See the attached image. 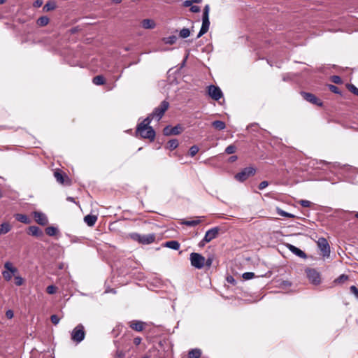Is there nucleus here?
Returning <instances> with one entry per match:
<instances>
[{
    "label": "nucleus",
    "mask_w": 358,
    "mask_h": 358,
    "mask_svg": "<svg viewBox=\"0 0 358 358\" xmlns=\"http://www.w3.org/2000/svg\"><path fill=\"white\" fill-rule=\"evenodd\" d=\"M169 107V103L165 100L163 101L158 107L154 109L152 113L137 125L136 136H141L143 138H147L150 141H153L155 138V131L150 126V124L154 119L159 121Z\"/></svg>",
    "instance_id": "1"
},
{
    "label": "nucleus",
    "mask_w": 358,
    "mask_h": 358,
    "mask_svg": "<svg viewBox=\"0 0 358 358\" xmlns=\"http://www.w3.org/2000/svg\"><path fill=\"white\" fill-rule=\"evenodd\" d=\"M130 237L139 243L143 245H148L154 243L156 239V235L155 234H140L138 233H132L130 234Z\"/></svg>",
    "instance_id": "2"
},
{
    "label": "nucleus",
    "mask_w": 358,
    "mask_h": 358,
    "mask_svg": "<svg viewBox=\"0 0 358 358\" xmlns=\"http://www.w3.org/2000/svg\"><path fill=\"white\" fill-rule=\"evenodd\" d=\"M85 337L84 326L82 324H78L71 331V338L73 342L78 344L82 342Z\"/></svg>",
    "instance_id": "3"
},
{
    "label": "nucleus",
    "mask_w": 358,
    "mask_h": 358,
    "mask_svg": "<svg viewBox=\"0 0 358 358\" xmlns=\"http://www.w3.org/2000/svg\"><path fill=\"white\" fill-rule=\"evenodd\" d=\"M4 270L2 271V275L5 280L10 281L13 276L18 273L17 268L13 266L10 262H6L3 265Z\"/></svg>",
    "instance_id": "4"
},
{
    "label": "nucleus",
    "mask_w": 358,
    "mask_h": 358,
    "mask_svg": "<svg viewBox=\"0 0 358 358\" xmlns=\"http://www.w3.org/2000/svg\"><path fill=\"white\" fill-rule=\"evenodd\" d=\"M190 262L192 266L198 269H201L205 266V257L199 253H191Z\"/></svg>",
    "instance_id": "5"
},
{
    "label": "nucleus",
    "mask_w": 358,
    "mask_h": 358,
    "mask_svg": "<svg viewBox=\"0 0 358 358\" xmlns=\"http://www.w3.org/2000/svg\"><path fill=\"white\" fill-rule=\"evenodd\" d=\"M306 273L308 280L315 285H318L321 282V278L320 273L315 268L306 269Z\"/></svg>",
    "instance_id": "6"
},
{
    "label": "nucleus",
    "mask_w": 358,
    "mask_h": 358,
    "mask_svg": "<svg viewBox=\"0 0 358 358\" xmlns=\"http://www.w3.org/2000/svg\"><path fill=\"white\" fill-rule=\"evenodd\" d=\"M255 173V169L252 167H246L241 172L235 175V179L239 182H243L247 180L250 176Z\"/></svg>",
    "instance_id": "7"
},
{
    "label": "nucleus",
    "mask_w": 358,
    "mask_h": 358,
    "mask_svg": "<svg viewBox=\"0 0 358 358\" xmlns=\"http://www.w3.org/2000/svg\"><path fill=\"white\" fill-rule=\"evenodd\" d=\"M317 246L320 250L322 252V255L324 257H328L330 255V246L324 238H319L317 241Z\"/></svg>",
    "instance_id": "8"
},
{
    "label": "nucleus",
    "mask_w": 358,
    "mask_h": 358,
    "mask_svg": "<svg viewBox=\"0 0 358 358\" xmlns=\"http://www.w3.org/2000/svg\"><path fill=\"white\" fill-rule=\"evenodd\" d=\"M207 92L209 96L215 101H218L223 96V93L221 89L219 87L213 85H210L208 87Z\"/></svg>",
    "instance_id": "9"
},
{
    "label": "nucleus",
    "mask_w": 358,
    "mask_h": 358,
    "mask_svg": "<svg viewBox=\"0 0 358 358\" xmlns=\"http://www.w3.org/2000/svg\"><path fill=\"white\" fill-rule=\"evenodd\" d=\"M182 131V127L177 124L175 127L166 126L163 129V134L165 136L178 135Z\"/></svg>",
    "instance_id": "10"
},
{
    "label": "nucleus",
    "mask_w": 358,
    "mask_h": 358,
    "mask_svg": "<svg viewBox=\"0 0 358 358\" xmlns=\"http://www.w3.org/2000/svg\"><path fill=\"white\" fill-rule=\"evenodd\" d=\"M33 216L34 220L40 225L45 226L48 224V220L46 215L40 211H34Z\"/></svg>",
    "instance_id": "11"
},
{
    "label": "nucleus",
    "mask_w": 358,
    "mask_h": 358,
    "mask_svg": "<svg viewBox=\"0 0 358 358\" xmlns=\"http://www.w3.org/2000/svg\"><path fill=\"white\" fill-rule=\"evenodd\" d=\"M220 228L217 227H213L208 230L203 237V242H210L215 238L219 234Z\"/></svg>",
    "instance_id": "12"
},
{
    "label": "nucleus",
    "mask_w": 358,
    "mask_h": 358,
    "mask_svg": "<svg viewBox=\"0 0 358 358\" xmlns=\"http://www.w3.org/2000/svg\"><path fill=\"white\" fill-rule=\"evenodd\" d=\"M209 27H210L209 17H202V25H201L200 31L196 36V38H199L203 34H205L208 31Z\"/></svg>",
    "instance_id": "13"
},
{
    "label": "nucleus",
    "mask_w": 358,
    "mask_h": 358,
    "mask_svg": "<svg viewBox=\"0 0 358 358\" xmlns=\"http://www.w3.org/2000/svg\"><path fill=\"white\" fill-rule=\"evenodd\" d=\"M301 94L303 99L317 106L322 105V103L314 94L308 92H302Z\"/></svg>",
    "instance_id": "14"
},
{
    "label": "nucleus",
    "mask_w": 358,
    "mask_h": 358,
    "mask_svg": "<svg viewBox=\"0 0 358 358\" xmlns=\"http://www.w3.org/2000/svg\"><path fill=\"white\" fill-rule=\"evenodd\" d=\"M287 247L293 254L296 255V256H298L301 258L306 257V253L303 251H302L301 249L296 248V246H294L292 244H287Z\"/></svg>",
    "instance_id": "15"
},
{
    "label": "nucleus",
    "mask_w": 358,
    "mask_h": 358,
    "mask_svg": "<svg viewBox=\"0 0 358 358\" xmlns=\"http://www.w3.org/2000/svg\"><path fill=\"white\" fill-rule=\"evenodd\" d=\"M28 234L35 237H41L43 235V231L36 226H31L28 228Z\"/></svg>",
    "instance_id": "16"
},
{
    "label": "nucleus",
    "mask_w": 358,
    "mask_h": 358,
    "mask_svg": "<svg viewBox=\"0 0 358 358\" xmlns=\"http://www.w3.org/2000/svg\"><path fill=\"white\" fill-rule=\"evenodd\" d=\"M204 217V216H201L196 217V219L193 220H182L181 222V224H184L189 227H194L196 225L199 224Z\"/></svg>",
    "instance_id": "17"
},
{
    "label": "nucleus",
    "mask_w": 358,
    "mask_h": 358,
    "mask_svg": "<svg viewBox=\"0 0 358 358\" xmlns=\"http://www.w3.org/2000/svg\"><path fill=\"white\" fill-rule=\"evenodd\" d=\"M141 26L146 29H154L156 26V24L153 20L151 19H145L141 22Z\"/></svg>",
    "instance_id": "18"
},
{
    "label": "nucleus",
    "mask_w": 358,
    "mask_h": 358,
    "mask_svg": "<svg viewBox=\"0 0 358 358\" xmlns=\"http://www.w3.org/2000/svg\"><path fill=\"white\" fill-rule=\"evenodd\" d=\"M129 327L135 331H141L144 328V322L141 321H132L130 322Z\"/></svg>",
    "instance_id": "19"
},
{
    "label": "nucleus",
    "mask_w": 358,
    "mask_h": 358,
    "mask_svg": "<svg viewBox=\"0 0 358 358\" xmlns=\"http://www.w3.org/2000/svg\"><path fill=\"white\" fill-rule=\"evenodd\" d=\"M97 217L94 215H87L84 217L85 222L89 226L92 227L95 224Z\"/></svg>",
    "instance_id": "20"
},
{
    "label": "nucleus",
    "mask_w": 358,
    "mask_h": 358,
    "mask_svg": "<svg viewBox=\"0 0 358 358\" xmlns=\"http://www.w3.org/2000/svg\"><path fill=\"white\" fill-rule=\"evenodd\" d=\"M12 229L8 222H3L0 225V236L8 233Z\"/></svg>",
    "instance_id": "21"
},
{
    "label": "nucleus",
    "mask_w": 358,
    "mask_h": 358,
    "mask_svg": "<svg viewBox=\"0 0 358 358\" xmlns=\"http://www.w3.org/2000/svg\"><path fill=\"white\" fill-rule=\"evenodd\" d=\"M15 219L22 222V223H24V224H29L31 222V220L28 217L27 215H24V214H16L15 215Z\"/></svg>",
    "instance_id": "22"
},
{
    "label": "nucleus",
    "mask_w": 358,
    "mask_h": 358,
    "mask_svg": "<svg viewBox=\"0 0 358 358\" xmlns=\"http://www.w3.org/2000/svg\"><path fill=\"white\" fill-rule=\"evenodd\" d=\"M165 246L169 248L178 250H179L180 245L177 241H170L165 243Z\"/></svg>",
    "instance_id": "23"
},
{
    "label": "nucleus",
    "mask_w": 358,
    "mask_h": 358,
    "mask_svg": "<svg viewBox=\"0 0 358 358\" xmlns=\"http://www.w3.org/2000/svg\"><path fill=\"white\" fill-rule=\"evenodd\" d=\"M212 125L214 128L220 131L224 129L226 127L225 123L221 120H215L213 122Z\"/></svg>",
    "instance_id": "24"
},
{
    "label": "nucleus",
    "mask_w": 358,
    "mask_h": 358,
    "mask_svg": "<svg viewBox=\"0 0 358 358\" xmlns=\"http://www.w3.org/2000/svg\"><path fill=\"white\" fill-rule=\"evenodd\" d=\"M56 8V3L55 1H48L43 8V11L48 12L53 10Z\"/></svg>",
    "instance_id": "25"
},
{
    "label": "nucleus",
    "mask_w": 358,
    "mask_h": 358,
    "mask_svg": "<svg viewBox=\"0 0 358 358\" xmlns=\"http://www.w3.org/2000/svg\"><path fill=\"white\" fill-rule=\"evenodd\" d=\"M201 355V351L197 348L191 350L188 353L189 358H199Z\"/></svg>",
    "instance_id": "26"
},
{
    "label": "nucleus",
    "mask_w": 358,
    "mask_h": 358,
    "mask_svg": "<svg viewBox=\"0 0 358 358\" xmlns=\"http://www.w3.org/2000/svg\"><path fill=\"white\" fill-rule=\"evenodd\" d=\"M276 213L278 215L282 216V217H288V218H294L295 217V215L292 214V213H287L283 210H282L281 208H276Z\"/></svg>",
    "instance_id": "27"
},
{
    "label": "nucleus",
    "mask_w": 358,
    "mask_h": 358,
    "mask_svg": "<svg viewBox=\"0 0 358 358\" xmlns=\"http://www.w3.org/2000/svg\"><path fill=\"white\" fill-rule=\"evenodd\" d=\"M49 18L47 16H41L37 20L36 23L40 27H44L49 23Z\"/></svg>",
    "instance_id": "28"
},
{
    "label": "nucleus",
    "mask_w": 358,
    "mask_h": 358,
    "mask_svg": "<svg viewBox=\"0 0 358 358\" xmlns=\"http://www.w3.org/2000/svg\"><path fill=\"white\" fill-rule=\"evenodd\" d=\"M92 82L96 85H101L105 83V79L102 76H96L93 78Z\"/></svg>",
    "instance_id": "29"
},
{
    "label": "nucleus",
    "mask_w": 358,
    "mask_h": 358,
    "mask_svg": "<svg viewBox=\"0 0 358 358\" xmlns=\"http://www.w3.org/2000/svg\"><path fill=\"white\" fill-rule=\"evenodd\" d=\"M54 176H55L56 180L59 183H60V184L64 183V176L60 171H55Z\"/></svg>",
    "instance_id": "30"
},
{
    "label": "nucleus",
    "mask_w": 358,
    "mask_h": 358,
    "mask_svg": "<svg viewBox=\"0 0 358 358\" xmlns=\"http://www.w3.org/2000/svg\"><path fill=\"white\" fill-rule=\"evenodd\" d=\"M178 146V141L177 139H171L167 143V148L171 150H175Z\"/></svg>",
    "instance_id": "31"
},
{
    "label": "nucleus",
    "mask_w": 358,
    "mask_h": 358,
    "mask_svg": "<svg viewBox=\"0 0 358 358\" xmlns=\"http://www.w3.org/2000/svg\"><path fill=\"white\" fill-rule=\"evenodd\" d=\"M45 232L46 234L50 236H54L57 234V233L58 232V229L55 227H48L46 229H45Z\"/></svg>",
    "instance_id": "32"
},
{
    "label": "nucleus",
    "mask_w": 358,
    "mask_h": 358,
    "mask_svg": "<svg viewBox=\"0 0 358 358\" xmlns=\"http://www.w3.org/2000/svg\"><path fill=\"white\" fill-rule=\"evenodd\" d=\"M191 32L188 28H183L179 32V36L182 38H186L189 36Z\"/></svg>",
    "instance_id": "33"
},
{
    "label": "nucleus",
    "mask_w": 358,
    "mask_h": 358,
    "mask_svg": "<svg viewBox=\"0 0 358 358\" xmlns=\"http://www.w3.org/2000/svg\"><path fill=\"white\" fill-rule=\"evenodd\" d=\"M176 41H177V37L176 36H171L166 37V38H163V41L166 44H169V45H173V44L176 43Z\"/></svg>",
    "instance_id": "34"
},
{
    "label": "nucleus",
    "mask_w": 358,
    "mask_h": 358,
    "mask_svg": "<svg viewBox=\"0 0 358 358\" xmlns=\"http://www.w3.org/2000/svg\"><path fill=\"white\" fill-rule=\"evenodd\" d=\"M348 279V275H345V274H342L338 278H337L335 280H334V282L335 283H343L345 281H346Z\"/></svg>",
    "instance_id": "35"
},
{
    "label": "nucleus",
    "mask_w": 358,
    "mask_h": 358,
    "mask_svg": "<svg viewBox=\"0 0 358 358\" xmlns=\"http://www.w3.org/2000/svg\"><path fill=\"white\" fill-rule=\"evenodd\" d=\"M199 148L197 145H192L190 148H189V155L191 157H194L196 155V153L199 152Z\"/></svg>",
    "instance_id": "36"
},
{
    "label": "nucleus",
    "mask_w": 358,
    "mask_h": 358,
    "mask_svg": "<svg viewBox=\"0 0 358 358\" xmlns=\"http://www.w3.org/2000/svg\"><path fill=\"white\" fill-rule=\"evenodd\" d=\"M236 148L234 145H230L227 146L225 149V152L228 155L233 154L236 152Z\"/></svg>",
    "instance_id": "37"
},
{
    "label": "nucleus",
    "mask_w": 358,
    "mask_h": 358,
    "mask_svg": "<svg viewBox=\"0 0 358 358\" xmlns=\"http://www.w3.org/2000/svg\"><path fill=\"white\" fill-rule=\"evenodd\" d=\"M24 282V280L21 276L17 275H15V284L17 286L22 285Z\"/></svg>",
    "instance_id": "38"
},
{
    "label": "nucleus",
    "mask_w": 358,
    "mask_h": 358,
    "mask_svg": "<svg viewBox=\"0 0 358 358\" xmlns=\"http://www.w3.org/2000/svg\"><path fill=\"white\" fill-rule=\"evenodd\" d=\"M245 280H250L255 277V273L252 272H245L242 275Z\"/></svg>",
    "instance_id": "39"
},
{
    "label": "nucleus",
    "mask_w": 358,
    "mask_h": 358,
    "mask_svg": "<svg viewBox=\"0 0 358 358\" xmlns=\"http://www.w3.org/2000/svg\"><path fill=\"white\" fill-rule=\"evenodd\" d=\"M331 80L335 84H341L342 79L338 76H333L331 77Z\"/></svg>",
    "instance_id": "40"
},
{
    "label": "nucleus",
    "mask_w": 358,
    "mask_h": 358,
    "mask_svg": "<svg viewBox=\"0 0 358 358\" xmlns=\"http://www.w3.org/2000/svg\"><path fill=\"white\" fill-rule=\"evenodd\" d=\"M47 292L50 294H53L56 292L57 288L54 285H49L47 287Z\"/></svg>",
    "instance_id": "41"
},
{
    "label": "nucleus",
    "mask_w": 358,
    "mask_h": 358,
    "mask_svg": "<svg viewBox=\"0 0 358 358\" xmlns=\"http://www.w3.org/2000/svg\"><path fill=\"white\" fill-rule=\"evenodd\" d=\"M300 205L303 207H310L311 205V202L308 200H300L299 202Z\"/></svg>",
    "instance_id": "42"
},
{
    "label": "nucleus",
    "mask_w": 358,
    "mask_h": 358,
    "mask_svg": "<svg viewBox=\"0 0 358 358\" xmlns=\"http://www.w3.org/2000/svg\"><path fill=\"white\" fill-rule=\"evenodd\" d=\"M348 87L351 92L358 96V89L354 85H349Z\"/></svg>",
    "instance_id": "43"
},
{
    "label": "nucleus",
    "mask_w": 358,
    "mask_h": 358,
    "mask_svg": "<svg viewBox=\"0 0 358 358\" xmlns=\"http://www.w3.org/2000/svg\"><path fill=\"white\" fill-rule=\"evenodd\" d=\"M350 292L355 295V296L358 299V289L356 286L352 285L350 287Z\"/></svg>",
    "instance_id": "44"
},
{
    "label": "nucleus",
    "mask_w": 358,
    "mask_h": 358,
    "mask_svg": "<svg viewBox=\"0 0 358 358\" xmlns=\"http://www.w3.org/2000/svg\"><path fill=\"white\" fill-rule=\"evenodd\" d=\"M50 319L51 322L55 325L57 324L60 320L59 317L57 315H51Z\"/></svg>",
    "instance_id": "45"
},
{
    "label": "nucleus",
    "mask_w": 358,
    "mask_h": 358,
    "mask_svg": "<svg viewBox=\"0 0 358 358\" xmlns=\"http://www.w3.org/2000/svg\"><path fill=\"white\" fill-rule=\"evenodd\" d=\"M210 7L208 5H206L203 8V17H209Z\"/></svg>",
    "instance_id": "46"
},
{
    "label": "nucleus",
    "mask_w": 358,
    "mask_h": 358,
    "mask_svg": "<svg viewBox=\"0 0 358 358\" xmlns=\"http://www.w3.org/2000/svg\"><path fill=\"white\" fill-rule=\"evenodd\" d=\"M213 258L211 257H209L208 259H205V266H206L208 268L210 267L213 264Z\"/></svg>",
    "instance_id": "47"
},
{
    "label": "nucleus",
    "mask_w": 358,
    "mask_h": 358,
    "mask_svg": "<svg viewBox=\"0 0 358 358\" xmlns=\"http://www.w3.org/2000/svg\"><path fill=\"white\" fill-rule=\"evenodd\" d=\"M329 88L334 93H336V94L340 93L338 88L334 85H329Z\"/></svg>",
    "instance_id": "48"
},
{
    "label": "nucleus",
    "mask_w": 358,
    "mask_h": 358,
    "mask_svg": "<svg viewBox=\"0 0 358 358\" xmlns=\"http://www.w3.org/2000/svg\"><path fill=\"white\" fill-rule=\"evenodd\" d=\"M268 185V182L267 181H262L259 185V189L260 190H262L264 188H266Z\"/></svg>",
    "instance_id": "49"
},
{
    "label": "nucleus",
    "mask_w": 358,
    "mask_h": 358,
    "mask_svg": "<svg viewBox=\"0 0 358 358\" xmlns=\"http://www.w3.org/2000/svg\"><path fill=\"white\" fill-rule=\"evenodd\" d=\"M43 0H36L34 2V6L36 7V8H39L41 7L42 5H43Z\"/></svg>",
    "instance_id": "50"
},
{
    "label": "nucleus",
    "mask_w": 358,
    "mask_h": 358,
    "mask_svg": "<svg viewBox=\"0 0 358 358\" xmlns=\"http://www.w3.org/2000/svg\"><path fill=\"white\" fill-rule=\"evenodd\" d=\"M190 10L192 13H199L201 10H200V7L198 6H192L190 8Z\"/></svg>",
    "instance_id": "51"
},
{
    "label": "nucleus",
    "mask_w": 358,
    "mask_h": 358,
    "mask_svg": "<svg viewBox=\"0 0 358 358\" xmlns=\"http://www.w3.org/2000/svg\"><path fill=\"white\" fill-rule=\"evenodd\" d=\"M13 312L11 310H8L6 312V316L7 317V318L8 319H11L13 317Z\"/></svg>",
    "instance_id": "52"
},
{
    "label": "nucleus",
    "mask_w": 358,
    "mask_h": 358,
    "mask_svg": "<svg viewBox=\"0 0 358 358\" xmlns=\"http://www.w3.org/2000/svg\"><path fill=\"white\" fill-rule=\"evenodd\" d=\"M141 343V338H140V337H136V338H134V343L136 345H138Z\"/></svg>",
    "instance_id": "53"
},
{
    "label": "nucleus",
    "mask_w": 358,
    "mask_h": 358,
    "mask_svg": "<svg viewBox=\"0 0 358 358\" xmlns=\"http://www.w3.org/2000/svg\"><path fill=\"white\" fill-rule=\"evenodd\" d=\"M192 2L191 1V0H186L183 3V6L185 7L192 6Z\"/></svg>",
    "instance_id": "54"
},
{
    "label": "nucleus",
    "mask_w": 358,
    "mask_h": 358,
    "mask_svg": "<svg viewBox=\"0 0 358 358\" xmlns=\"http://www.w3.org/2000/svg\"><path fill=\"white\" fill-rule=\"evenodd\" d=\"M237 159V157L234 155L229 157V161L231 162H235Z\"/></svg>",
    "instance_id": "55"
},
{
    "label": "nucleus",
    "mask_w": 358,
    "mask_h": 358,
    "mask_svg": "<svg viewBox=\"0 0 358 358\" xmlns=\"http://www.w3.org/2000/svg\"><path fill=\"white\" fill-rule=\"evenodd\" d=\"M257 128V124H250V126L248 127V129L250 130L252 128Z\"/></svg>",
    "instance_id": "56"
},
{
    "label": "nucleus",
    "mask_w": 358,
    "mask_h": 358,
    "mask_svg": "<svg viewBox=\"0 0 358 358\" xmlns=\"http://www.w3.org/2000/svg\"><path fill=\"white\" fill-rule=\"evenodd\" d=\"M208 242H203V238L200 241V243H199V245L202 247V246H204L206 243H207Z\"/></svg>",
    "instance_id": "57"
},
{
    "label": "nucleus",
    "mask_w": 358,
    "mask_h": 358,
    "mask_svg": "<svg viewBox=\"0 0 358 358\" xmlns=\"http://www.w3.org/2000/svg\"><path fill=\"white\" fill-rule=\"evenodd\" d=\"M192 3H199L202 1V0H191Z\"/></svg>",
    "instance_id": "58"
},
{
    "label": "nucleus",
    "mask_w": 358,
    "mask_h": 358,
    "mask_svg": "<svg viewBox=\"0 0 358 358\" xmlns=\"http://www.w3.org/2000/svg\"><path fill=\"white\" fill-rule=\"evenodd\" d=\"M113 1L115 3H121L122 0H113Z\"/></svg>",
    "instance_id": "59"
},
{
    "label": "nucleus",
    "mask_w": 358,
    "mask_h": 358,
    "mask_svg": "<svg viewBox=\"0 0 358 358\" xmlns=\"http://www.w3.org/2000/svg\"><path fill=\"white\" fill-rule=\"evenodd\" d=\"M6 0H0V5L3 4V3H5Z\"/></svg>",
    "instance_id": "60"
},
{
    "label": "nucleus",
    "mask_w": 358,
    "mask_h": 358,
    "mask_svg": "<svg viewBox=\"0 0 358 358\" xmlns=\"http://www.w3.org/2000/svg\"><path fill=\"white\" fill-rule=\"evenodd\" d=\"M68 200L71 201H73V198L72 197H69L68 198Z\"/></svg>",
    "instance_id": "61"
},
{
    "label": "nucleus",
    "mask_w": 358,
    "mask_h": 358,
    "mask_svg": "<svg viewBox=\"0 0 358 358\" xmlns=\"http://www.w3.org/2000/svg\"><path fill=\"white\" fill-rule=\"evenodd\" d=\"M355 216L358 219V212L355 213Z\"/></svg>",
    "instance_id": "62"
},
{
    "label": "nucleus",
    "mask_w": 358,
    "mask_h": 358,
    "mask_svg": "<svg viewBox=\"0 0 358 358\" xmlns=\"http://www.w3.org/2000/svg\"><path fill=\"white\" fill-rule=\"evenodd\" d=\"M231 279L233 280V277H231V279H229V278H228V279H227V281L230 282V281H231Z\"/></svg>",
    "instance_id": "63"
},
{
    "label": "nucleus",
    "mask_w": 358,
    "mask_h": 358,
    "mask_svg": "<svg viewBox=\"0 0 358 358\" xmlns=\"http://www.w3.org/2000/svg\"><path fill=\"white\" fill-rule=\"evenodd\" d=\"M231 279L233 280V277H231V279H229V278H228V279H227V281L230 282V281H231Z\"/></svg>",
    "instance_id": "64"
}]
</instances>
